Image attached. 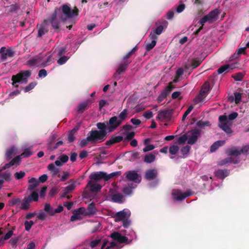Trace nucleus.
I'll list each match as a JSON object with an SVG mask.
<instances>
[{"instance_id": "obj_13", "label": "nucleus", "mask_w": 249, "mask_h": 249, "mask_svg": "<svg viewBox=\"0 0 249 249\" xmlns=\"http://www.w3.org/2000/svg\"><path fill=\"white\" fill-rule=\"evenodd\" d=\"M112 177V176L111 174L108 175L104 172H97L91 174L89 176V178L91 180H94L95 181H98L101 179H104L105 180H107Z\"/></svg>"}, {"instance_id": "obj_44", "label": "nucleus", "mask_w": 249, "mask_h": 249, "mask_svg": "<svg viewBox=\"0 0 249 249\" xmlns=\"http://www.w3.org/2000/svg\"><path fill=\"white\" fill-rule=\"evenodd\" d=\"M44 210L48 214L51 215H53L55 214V212H54L53 209L51 206L50 204H45Z\"/></svg>"}, {"instance_id": "obj_54", "label": "nucleus", "mask_w": 249, "mask_h": 249, "mask_svg": "<svg viewBox=\"0 0 249 249\" xmlns=\"http://www.w3.org/2000/svg\"><path fill=\"white\" fill-rule=\"evenodd\" d=\"M234 102L236 104L240 103L242 98V94L239 92H236L234 93Z\"/></svg>"}, {"instance_id": "obj_4", "label": "nucleus", "mask_w": 249, "mask_h": 249, "mask_svg": "<svg viewBox=\"0 0 249 249\" xmlns=\"http://www.w3.org/2000/svg\"><path fill=\"white\" fill-rule=\"evenodd\" d=\"M31 72L30 71H21L16 75H13L12 80L13 85L17 83L25 84L28 81V78L31 76Z\"/></svg>"}, {"instance_id": "obj_51", "label": "nucleus", "mask_w": 249, "mask_h": 249, "mask_svg": "<svg viewBox=\"0 0 249 249\" xmlns=\"http://www.w3.org/2000/svg\"><path fill=\"white\" fill-rule=\"evenodd\" d=\"M229 64H225L221 66L220 68H219V74L222 73L223 72L226 71L228 72L229 71Z\"/></svg>"}, {"instance_id": "obj_58", "label": "nucleus", "mask_w": 249, "mask_h": 249, "mask_svg": "<svg viewBox=\"0 0 249 249\" xmlns=\"http://www.w3.org/2000/svg\"><path fill=\"white\" fill-rule=\"evenodd\" d=\"M25 175V173L24 171H20L18 172H16L14 174L15 178L17 179H20L22 178Z\"/></svg>"}, {"instance_id": "obj_31", "label": "nucleus", "mask_w": 249, "mask_h": 249, "mask_svg": "<svg viewBox=\"0 0 249 249\" xmlns=\"http://www.w3.org/2000/svg\"><path fill=\"white\" fill-rule=\"evenodd\" d=\"M48 170L50 171L53 176H59V170L55 167L53 163H50L48 165Z\"/></svg>"}, {"instance_id": "obj_53", "label": "nucleus", "mask_w": 249, "mask_h": 249, "mask_svg": "<svg viewBox=\"0 0 249 249\" xmlns=\"http://www.w3.org/2000/svg\"><path fill=\"white\" fill-rule=\"evenodd\" d=\"M36 85V82H33L30 83L29 85H28L24 88V91L25 92H29V91L33 89Z\"/></svg>"}, {"instance_id": "obj_24", "label": "nucleus", "mask_w": 249, "mask_h": 249, "mask_svg": "<svg viewBox=\"0 0 249 249\" xmlns=\"http://www.w3.org/2000/svg\"><path fill=\"white\" fill-rule=\"evenodd\" d=\"M172 90V87L170 86L166 87L159 95L157 101L159 103L163 101L170 93Z\"/></svg>"}, {"instance_id": "obj_49", "label": "nucleus", "mask_w": 249, "mask_h": 249, "mask_svg": "<svg viewBox=\"0 0 249 249\" xmlns=\"http://www.w3.org/2000/svg\"><path fill=\"white\" fill-rule=\"evenodd\" d=\"M30 202L37 201L38 198V194L35 192H33L28 197Z\"/></svg>"}, {"instance_id": "obj_23", "label": "nucleus", "mask_w": 249, "mask_h": 249, "mask_svg": "<svg viewBox=\"0 0 249 249\" xmlns=\"http://www.w3.org/2000/svg\"><path fill=\"white\" fill-rule=\"evenodd\" d=\"M94 102L93 99H89L80 103L78 107L77 112L78 113H82L87 109L88 107Z\"/></svg>"}, {"instance_id": "obj_1", "label": "nucleus", "mask_w": 249, "mask_h": 249, "mask_svg": "<svg viewBox=\"0 0 249 249\" xmlns=\"http://www.w3.org/2000/svg\"><path fill=\"white\" fill-rule=\"evenodd\" d=\"M77 9H71L70 5L65 4L61 8L55 9L50 18L48 20L54 29H58L60 24L77 15Z\"/></svg>"}, {"instance_id": "obj_61", "label": "nucleus", "mask_w": 249, "mask_h": 249, "mask_svg": "<svg viewBox=\"0 0 249 249\" xmlns=\"http://www.w3.org/2000/svg\"><path fill=\"white\" fill-rule=\"evenodd\" d=\"M37 218L39 220H44L46 218L47 215L43 211H40L37 215Z\"/></svg>"}, {"instance_id": "obj_25", "label": "nucleus", "mask_w": 249, "mask_h": 249, "mask_svg": "<svg viewBox=\"0 0 249 249\" xmlns=\"http://www.w3.org/2000/svg\"><path fill=\"white\" fill-rule=\"evenodd\" d=\"M4 167L5 165L3 166L0 167V172L6 169L4 168ZM0 177H1V179H3L4 182H9L11 179V173L9 171H5L0 173Z\"/></svg>"}, {"instance_id": "obj_27", "label": "nucleus", "mask_w": 249, "mask_h": 249, "mask_svg": "<svg viewBox=\"0 0 249 249\" xmlns=\"http://www.w3.org/2000/svg\"><path fill=\"white\" fill-rule=\"evenodd\" d=\"M158 172L156 169H150L145 173V178L149 180L155 178L157 176Z\"/></svg>"}, {"instance_id": "obj_64", "label": "nucleus", "mask_w": 249, "mask_h": 249, "mask_svg": "<svg viewBox=\"0 0 249 249\" xmlns=\"http://www.w3.org/2000/svg\"><path fill=\"white\" fill-rule=\"evenodd\" d=\"M249 151V145H247L242 147H240V151L241 154H247Z\"/></svg>"}, {"instance_id": "obj_41", "label": "nucleus", "mask_w": 249, "mask_h": 249, "mask_svg": "<svg viewBox=\"0 0 249 249\" xmlns=\"http://www.w3.org/2000/svg\"><path fill=\"white\" fill-rule=\"evenodd\" d=\"M136 187V185H133V184H131V186L129 185L128 187H124L123 190V193L126 195H131L132 193V189L135 188Z\"/></svg>"}, {"instance_id": "obj_36", "label": "nucleus", "mask_w": 249, "mask_h": 249, "mask_svg": "<svg viewBox=\"0 0 249 249\" xmlns=\"http://www.w3.org/2000/svg\"><path fill=\"white\" fill-rule=\"evenodd\" d=\"M151 41V42H147L146 44L145 49L147 51H149L152 50L156 45L157 38H149Z\"/></svg>"}, {"instance_id": "obj_55", "label": "nucleus", "mask_w": 249, "mask_h": 249, "mask_svg": "<svg viewBox=\"0 0 249 249\" xmlns=\"http://www.w3.org/2000/svg\"><path fill=\"white\" fill-rule=\"evenodd\" d=\"M60 57V58L57 60V63L60 65L65 64L69 59V57L65 55Z\"/></svg>"}, {"instance_id": "obj_14", "label": "nucleus", "mask_w": 249, "mask_h": 249, "mask_svg": "<svg viewBox=\"0 0 249 249\" xmlns=\"http://www.w3.org/2000/svg\"><path fill=\"white\" fill-rule=\"evenodd\" d=\"M100 142L94 135L90 131L86 138L82 139L80 142L82 147H85L89 143L94 144Z\"/></svg>"}, {"instance_id": "obj_46", "label": "nucleus", "mask_w": 249, "mask_h": 249, "mask_svg": "<svg viewBox=\"0 0 249 249\" xmlns=\"http://www.w3.org/2000/svg\"><path fill=\"white\" fill-rule=\"evenodd\" d=\"M30 202H31L27 198H25L23 202L21 203L20 207L21 209L24 210H28L30 207L29 203Z\"/></svg>"}, {"instance_id": "obj_60", "label": "nucleus", "mask_w": 249, "mask_h": 249, "mask_svg": "<svg viewBox=\"0 0 249 249\" xmlns=\"http://www.w3.org/2000/svg\"><path fill=\"white\" fill-rule=\"evenodd\" d=\"M73 214L71 216V221H75L77 219H80L81 218V216L78 214L75 211L73 212Z\"/></svg>"}, {"instance_id": "obj_56", "label": "nucleus", "mask_w": 249, "mask_h": 249, "mask_svg": "<svg viewBox=\"0 0 249 249\" xmlns=\"http://www.w3.org/2000/svg\"><path fill=\"white\" fill-rule=\"evenodd\" d=\"M34 222L32 220H30L29 221H26L24 223L25 230L29 231L31 229V227L34 225Z\"/></svg>"}, {"instance_id": "obj_11", "label": "nucleus", "mask_w": 249, "mask_h": 249, "mask_svg": "<svg viewBox=\"0 0 249 249\" xmlns=\"http://www.w3.org/2000/svg\"><path fill=\"white\" fill-rule=\"evenodd\" d=\"M168 25V22L164 20L161 22V25L158 26L155 30L151 32L149 35V37L152 38H157V36L160 35L165 30Z\"/></svg>"}, {"instance_id": "obj_16", "label": "nucleus", "mask_w": 249, "mask_h": 249, "mask_svg": "<svg viewBox=\"0 0 249 249\" xmlns=\"http://www.w3.org/2000/svg\"><path fill=\"white\" fill-rule=\"evenodd\" d=\"M131 214L130 211L128 209H124L123 211L117 212L115 214V220L117 222L128 218Z\"/></svg>"}, {"instance_id": "obj_3", "label": "nucleus", "mask_w": 249, "mask_h": 249, "mask_svg": "<svg viewBox=\"0 0 249 249\" xmlns=\"http://www.w3.org/2000/svg\"><path fill=\"white\" fill-rule=\"evenodd\" d=\"M99 130H92L90 131L98 141L101 142L104 141L107 134V124L103 123H98L96 124Z\"/></svg>"}, {"instance_id": "obj_40", "label": "nucleus", "mask_w": 249, "mask_h": 249, "mask_svg": "<svg viewBox=\"0 0 249 249\" xmlns=\"http://www.w3.org/2000/svg\"><path fill=\"white\" fill-rule=\"evenodd\" d=\"M156 159L155 155L152 154H149L144 157V161L146 163H151L155 161Z\"/></svg>"}, {"instance_id": "obj_50", "label": "nucleus", "mask_w": 249, "mask_h": 249, "mask_svg": "<svg viewBox=\"0 0 249 249\" xmlns=\"http://www.w3.org/2000/svg\"><path fill=\"white\" fill-rule=\"evenodd\" d=\"M179 150V147L177 145H173L171 146L169 148V153L171 155L176 154Z\"/></svg>"}, {"instance_id": "obj_52", "label": "nucleus", "mask_w": 249, "mask_h": 249, "mask_svg": "<svg viewBox=\"0 0 249 249\" xmlns=\"http://www.w3.org/2000/svg\"><path fill=\"white\" fill-rule=\"evenodd\" d=\"M246 47L239 48L238 49H237L236 53L234 54L233 56L236 58L241 54H246Z\"/></svg>"}, {"instance_id": "obj_8", "label": "nucleus", "mask_w": 249, "mask_h": 249, "mask_svg": "<svg viewBox=\"0 0 249 249\" xmlns=\"http://www.w3.org/2000/svg\"><path fill=\"white\" fill-rule=\"evenodd\" d=\"M192 194V192L190 190H187L185 192H182L180 190L176 189L173 190L172 193L173 199L175 201L182 200Z\"/></svg>"}, {"instance_id": "obj_37", "label": "nucleus", "mask_w": 249, "mask_h": 249, "mask_svg": "<svg viewBox=\"0 0 249 249\" xmlns=\"http://www.w3.org/2000/svg\"><path fill=\"white\" fill-rule=\"evenodd\" d=\"M17 148L15 146H12L10 148L8 149L5 154V157L7 160H10L12 157L13 154H15V151Z\"/></svg>"}, {"instance_id": "obj_34", "label": "nucleus", "mask_w": 249, "mask_h": 249, "mask_svg": "<svg viewBox=\"0 0 249 249\" xmlns=\"http://www.w3.org/2000/svg\"><path fill=\"white\" fill-rule=\"evenodd\" d=\"M210 89V84L209 82H205L200 89V92L207 96Z\"/></svg>"}, {"instance_id": "obj_57", "label": "nucleus", "mask_w": 249, "mask_h": 249, "mask_svg": "<svg viewBox=\"0 0 249 249\" xmlns=\"http://www.w3.org/2000/svg\"><path fill=\"white\" fill-rule=\"evenodd\" d=\"M78 214H79L80 216L81 214H83L85 216H88L86 214L87 211L86 209L84 207H80L75 210H74Z\"/></svg>"}, {"instance_id": "obj_45", "label": "nucleus", "mask_w": 249, "mask_h": 249, "mask_svg": "<svg viewBox=\"0 0 249 249\" xmlns=\"http://www.w3.org/2000/svg\"><path fill=\"white\" fill-rule=\"evenodd\" d=\"M230 174V171L228 169L219 170V178L223 179L227 177Z\"/></svg>"}, {"instance_id": "obj_48", "label": "nucleus", "mask_w": 249, "mask_h": 249, "mask_svg": "<svg viewBox=\"0 0 249 249\" xmlns=\"http://www.w3.org/2000/svg\"><path fill=\"white\" fill-rule=\"evenodd\" d=\"M187 136L186 134H184L176 139V142L179 144H184L187 140Z\"/></svg>"}, {"instance_id": "obj_63", "label": "nucleus", "mask_w": 249, "mask_h": 249, "mask_svg": "<svg viewBox=\"0 0 249 249\" xmlns=\"http://www.w3.org/2000/svg\"><path fill=\"white\" fill-rule=\"evenodd\" d=\"M47 75V72L45 69H41L39 71L38 76L40 78H44Z\"/></svg>"}, {"instance_id": "obj_2", "label": "nucleus", "mask_w": 249, "mask_h": 249, "mask_svg": "<svg viewBox=\"0 0 249 249\" xmlns=\"http://www.w3.org/2000/svg\"><path fill=\"white\" fill-rule=\"evenodd\" d=\"M53 62L52 55H39L36 57L30 59L28 61V65L29 66H35L39 67H45Z\"/></svg>"}, {"instance_id": "obj_18", "label": "nucleus", "mask_w": 249, "mask_h": 249, "mask_svg": "<svg viewBox=\"0 0 249 249\" xmlns=\"http://www.w3.org/2000/svg\"><path fill=\"white\" fill-rule=\"evenodd\" d=\"M231 122L221 123L219 124V127L222 129L227 135L228 137H231L233 134V131L231 129Z\"/></svg>"}, {"instance_id": "obj_6", "label": "nucleus", "mask_w": 249, "mask_h": 249, "mask_svg": "<svg viewBox=\"0 0 249 249\" xmlns=\"http://www.w3.org/2000/svg\"><path fill=\"white\" fill-rule=\"evenodd\" d=\"M107 243L106 242H102L99 238L92 240L90 242V247L92 248L98 247L99 249H111L112 248L116 246L115 242H112L110 243L109 246L106 247Z\"/></svg>"}, {"instance_id": "obj_33", "label": "nucleus", "mask_w": 249, "mask_h": 249, "mask_svg": "<svg viewBox=\"0 0 249 249\" xmlns=\"http://www.w3.org/2000/svg\"><path fill=\"white\" fill-rule=\"evenodd\" d=\"M88 186L89 187L92 192H96L100 190L102 186L97 183L90 181L88 184Z\"/></svg>"}, {"instance_id": "obj_20", "label": "nucleus", "mask_w": 249, "mask_h": 249, "mask_svg": "<svg viewBox=\"0 0 249 249\" xmlns=\"http://www.w3.org/2000/svg\"><path fill=\"white\" fill-rule=\"evenodd\" d=\"M129 63L130 62L128 61H124L123 63L120 64L114 74L115 78H119L118 76L126 71Z\"/></svg>"}, {"instance_id": "obj_32", "label": "nucleus", "mask_w": 249, "mask_h": 249, "mask_svg": "<svg viewBox=\"0 0 249 249\" xmlns=\"http://www.w3.org/2000/svg\"><path fill=\"white\" fill-rule=\"evenodd\" d=\"M87 213L88 216H90L91 215L94 214L96 213L97 209L94 206V203L92 202L90 203L86 209Z\"/></svg>"}, {"instance_id": "obj_10", "label": "nucleus", "mask_w": 249, "mask_h": 249, "mask_svg": "<svg viewBox=\"0 0 249 249\" xmlns=\"http://www.w3.org/2000/svg\"><path fill=\"white\" fill-rule=\"evenodd\" d=\"M49 22L48 19L44 20L41 23L37 24V36L40 37H42L47 33L49 30Z\"/></svg>"}, {"instance_id": "obj_15", "label": "nucleus", "mask_w": 249, "mask_h": 249, "mask_svg": "<svg viewBox=\"0 0 249 249\" xmlns=\"http://www.w3.org/2000/svg\"><path fill=\"white\" fill-rule=\"evenodd\" d=\"M0 58L2 61H5L7 58L12 57L14 55L15 52L10 48L7 49L2 47L0 49Z\"/></svg>"}, {"instance_id": "obj_29", "label": "nucleus", "mask_w": 249, "mask_h": 249, "mask_svg": "<svg viewBox=\"0 0 249 249\" xmlns=\"http://www.w3.org/2000/svg\"><path fill=\"white\" fill-rule=\"evenodd\" d=\"M69 160V157L66 155H62L60 156L57 160H56L54 163L55 165L57 166H61L63 165L65 163L67 162Z\"/></svg>"}, {"instance_id": "obj_17", "label": "nucleus", "mask_w": 249, "mask_h": 249, "mask_svg": "<svg viewBox=\"0 0 249 249\" xmlns=\"http://www.w3.org/2000/svg\"><path fill=\"white\" fill-rule=\"evenodd\" d=\"M126 177L129 180L139 183L141 181V177L135 171H129L126 173Z\"/></svg>"}, {"instance_id": "obj_30", "label": "nucleus", "mask_w": 249, "mask_h": 249, "mask_svg": "<svg viewBox=\"0 0 249 249\" xmlns=\"http://www.w3.org/2000/svg\"><path fill=\"white\" fill-rule=\"evenodd\" d=\"M112 201L114 202L122 203L124 201V197L121 194L115 193L111 196Z\"/></svg>"}, {"instance_id": "obj_39", "label": "nucleus", "mask_w": 249, "mask_h": 249, "mask_svg": "<svg viewBox=\"0 0 249 249\" xmlns=\"http://www.w3.org/2000/svg\"><path fill=\"white\" fill-rule=\"evenodd\" d=\"M190 149L191 147L189 145H186L181 149L180 152L182 155V158H185L188 156Z\"/></svg>"}, {"instance_id": "obj_9", "label": "nucleus", "mask_w": 249, "mask_h": 249, "mask_svg": "<svg viewBox=\"0 0 249 249\" xmlns=\"http://www.w3.org/2000/svg\"><path fill=\"white\" fill-rule=\"evenodd\" d=\"M200 130L198 129L195 128L191 130L186 135L187 138V142L189 144H194L197 140L198 138L200 135Z\"/></svg>"}, {"instance_id": "obj_42", "label": "nucleus", "mask_w": 249, "mask_h": 249, "mask_svg": "<svg viewBox=\"0 0 249 249\" xmlns=\"http://www.w3.org/2000/svg\"><path fill=\"white\" fill-rule=\"evenodd\" d=\"M206 97V96L205 95H203L199 92V94L195 97L194 101L196 104L200 103L205 100Z\"/></svg>"}, {"instance_id": "obj_12", "label": "nucleus", "mask_w": 249, "mask_h": 249, "mask_svg": "<svg viewBox=\"0 0 249 249\" xmlns=\"http://www.w3.org/2000/svg\"><path fill=\"white\" fill-rule=\"evenodd\" d=\"M121 124L122 123L118 119V117L117 116H113L110 118L108 122H107L108 132L113 131Z\"/></svg>"}, {"instance_id": "obj_22", "label": "nucleus", "mask_w": 249, "mask_h": 249, "mask_svg": "<svg viewBox=\"0 0 249 249\" xmlns=\"http://www.w3.org/2000/svg\"><path fill=\"white\" fill-rule=\"evenodd\" d=\"M110 237L115 241H117L120 243H126L128 238L122 236L120 233L118 232H114L111 234Z\"/></svg>"}, {"instance_id": "obj_47", "label": "nucleus", "mask_w": 249, "mask_h": 249, "mask_svg": "<svg viewBox=\"0 0 249 249\" xmlns=\"http://www.w3.org/2000/svg\"><path fill=\"white\" fill-rule=\"evenodd\" d=\"M228 162H232L234 164H236L238 162V160H233V159L231 157H229L228 158L225 159L224 160H222L220 161V163H219V164L222 165L224 164H225Z\"/></svg>"}, {"instance_id": "obj_43", "label": "nucleus", "mask_w": 249, "mask_h": 249, "mask_svg": "<svg viewBox=\"0 0 249 249\" xmlns=\"http://www.w3.org/2000/svg\"><path fill=\"white\" fill-rule=\"evenodd\" d=\"M245 73L239 72L233 74L231 75V77L236 81H242V79L245 76Z\"/></svg>"}, {"instance_id": "obj_38", "label": "nucleus", "mask_w": 249, "mask_h": 249, "mask_svg": "<svg viewBox=\"0 0 249 249\" xmlns=\"http://www.w3.org/2000/svg\"><path fill=\"white\" fill-rule=\"evenodd\" d=\"M128 111L126 109H124L119 115L118 119L122 123L127 118Z\"/></svg>"}, {"instance_id": "obj_21", "label": "nucleus", "mask_w": 249, "mask_h": 249, "mask_svg": "<svg viewBox=\"0 0 249 249\" xmlns=\"http://www.w3.org/2000/svg\"><path fill=\"white\" fill-rule=\"evenodd\" d=\"M170 117V113L168 110L160 111L159 112L156 117L157 120L161 122H166L168 121Z\"/></svg>"}, {"instance_id": "obj_62", "label": "nucleus", "mask_w": 249, "mask_h": 249, "mask_svg": "<svg viewBox=\"0 0 249 249\" xmlns=\"http://www.w3.org/2000/svg\"><path fill=\"white\" fill-rule=\"evenodd\" d=\"M143 117L146 118V119H150L153 117V113L152 111L150 110H148L145 111L143 114Z\"/></svg>"}, {"instance_id": "obj_59", "label": "nucleus", "mask_w": 249, "mask_h": 249, "mask_svg": "<svg viewBox=\"0 0 249 249\" xmlns=\"http://www.w3.org/2000/svg\"><path fill=\"white\" fill-rule=\"evenodd\" d=\"M20 202V199L19 198H14L9 201V204L11 206H14L19 204Z\"/></svg>"}, {"instance_id": "obj_7", "label": "nucleus", "mask_w": 249, "mask_h": 249, "mask_svg": "<svg viewBox=\"0 0 249 249\" xmlns=\"http://www.w3.org/2000/svg\"><path fill=\"white\" fill-rule=\"evenodd\" d=\"M32 153L30 149H26L21 155L14 158L9 163L5 164L4 168H9L14 165H18L19 164L21 158H27L32 155Z\"/></svg>"}, {"instance_id": "obj_5", "label": "nucleus", "mask_w": 249, "mask_h": 249, "mask_svg": "<svg viewBox=\"0 0 249 249\" xmlns=\"http://www.w3.org/2000/svg\"><path fill=\"white\" fill-rule=\"evenodd\" d=\"M218 17V9L216 8L211 11L208 14L204 16L198 21V23L201 25L199 30L202 28L203 26L206 22L212 23L215 21Z\"/></svg>"}, {"instance_id": "obj_28", "label": "nucleus", "mask_w": 249, "mask_h": 249, "mask_svg": "<svg viewBox=\"0 0 249 249\" xmlns=\"http://www.w3.org/2000/svg\"><path fill=\"white\" fill-rule=\"evenodd\" d=\"M123 139V137L122 136H112L108 141L106 142V144L107 146H110L114 143L121 142Z\"/></svg>"}, {"instance_id": "obj_26", "label": "nucleus", "mask_w": 249, "mask_h": 249, "mask_svg": "<svg viewBox=\"0 0 249 249\" xmlns=\"http://www.w3.org/2000/svg\"><path fill=\"white\" fill-rule=\"evenodd\" d=\"M75 187V185L74 183H72L68 185L63 190V194L61 196V197H66L67 199H70V196H67L68 194L71 192V191L74 190Z\"/></svg>"}, {"instance_id": "obj_35", "label": "nucleus", "mask_w": 249, "mask_h": 249, "mask_svg": "<svg viewBox=\"0 0 249 249\" xmlns=\"http://www.w3.org/2000/svg\"><path fill=\"white\" fill-rule=\"evenodd\" d=\"M29 183L30 185L29 186V189L34 190L38 185L39 181L35 178H32L29 180Z\"/></svg>"}, {"instance_id": "obj_19", "label": "nucleus", "mask_w": 249, "mask_h": 249, "mask_svg": "<svg viewBox=\"0 0 249 249\" xmlns=\"http://www.w3.org/2000/svg\"><path fill=\"white\" fill-rule=\"evenodd\" d=\"M225 153L228 156L233 157H237L241 154L240 147L236 146L227 148L225 150Z\"/></svg>"}]
</instances>
